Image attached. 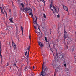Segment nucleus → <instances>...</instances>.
I'll use <instances>...</instances> for the list:
<instances>
[{"mask_svg":"<svg viewBox=\"0 0 76 76\" xmlns=\"http://www.w3.org/2000/svg\"><path fill=\"white\" fill-rule=\"evenodd\" d=\"M67 32H66V31L65 30L64 31V39L63 42V43H64V44H65V38H67Z\"/></svg>","mask_w":76,"mask_h":76,"instance_id":"nucleus-5","label":"nucleus"},{"mask_svg":"<svg viewBox=\"0 0 76 76\" xmlns=\"http://www.w3.org/2000/svg\"><path fill=\"white\" fill-rule=\"evenodd\" d=\"M0 9L1 11V12L3 14H4V13L3 12V8H2V7H0Z\"/></svg>","mask_w":76,"mask_h":76,"instance_id":"nucleus-17","label":"nucleus"},{"mask_svg":"<svg viewBox=\"0 0 76 76\" xmlns=\"http://www.w3.org/2000/svg\"><path fill=\"white\" fill-rule=\"evenodd\" d=\"M1 63H2V62H3V59H1Z\"/></svg>","mask_w":76,"mask_h":76,"instance_id":"nucleus-41","label":"nucleus"},{"mask_svg":"<svg viewBox=\"0 0 76 76\" xmlns=\"http://www.w3.org/2000/svg\"><path fill=\"white\" fill-rule=\"evenodd\" d=\"M42 28H43V29H44V27L42 26Z\"/></svg>","mask_w":76,"mask_h":76,"instance_id":"nucleus-53","label":"nucleus"},{"mask_svg":"<svg viewBox=\"0 0 76 76\" xmlns=\"http://www.w3.org/2000/svg\"><path fill=\"white\" fill-rule=\"evenodd\" d=\"M56 74V72H55L54 74V76H55V75Z\"/></svg>","mask_w":76,"mask_h":76,"instance_id":"nucleus-47","label":"nucleus"},{"mask_svg":"<svg viewBox=\"0 0 76 76\" xmlns=\"http://www.w3.org/2000/svg\"><path fill=\"white\" fill-rule=\"evenodd\" d=\"M35 17L36 18V19H35V18H33L34 22L37 21V19H38V18H37V17L36 16H35Z\"/></svg>","mask_w":76,"mask_h":76,"instance_id":"nucleus-15","label":"nucleus"},{"mask_svg":"<svg viewBox=\"0 0 76 76\" xmlns=\"http://www.w3.org/2000/svg\"><path fill=\"white\" fill-rule=\"evenodd\" d=\"M18 76H22V75H21V74H20L19 75H18Z\"/></svg>","mask_w":76,"mask_h":76,"instance_id":"nucleus-48","label":"nucleus"},{"mask_svg":"<svg viewBox=\"0 0 76 76\" xmlns=\"http://www.w3.org/2000/svg\"><path fill=\"white\" fill-rule=\"evenodd\" d=\"M14 66H16V63H15V62L14 63Z\"/></svg>","mask_w":76,"mask_h":76,"instance_id":"nucleus-35","label":"nucleus"},{"mask_svg":"<svg viewBox=\"0 0 76 76\" xmlns=\"http://www.w3.org/2000/svg\"><path fill=\"white\" fill-rule=\"evenodd\" d=\"M12 45L13 47L14 48V50H15V49H16V44H15V43L14 42H13V40H12Z\"/></svg>","mask_w":76,"mask_h":76,"instance_id":"nucleus-7","label":"nucleus"},{"mask_svg":"<svg viewBox=\"0 0 76 76\" xmlns=\"http://www.w3.org/2000/svg\"><path fill=\"white\" fill-rule=\"evenodd\" d=\"M38 42L39 46H40V47H41V46L42 48H43V47H44V45H43V44H42V43H41V42Z\"/></svg>","mask_w":76,"mask_h":76,"instance_id":"nucleus-10","label":"nucleus"},{"mask_svg":"<svg viewBox=\"0 0 76 76\" xmlns=\"http://www.w3.org/2000/svg\"><path fill=\"white\" fill-rule=\"evenodd\" d=\"M68 0V1H70V0Z\"/></svg>","mask_w":76,"mask_h":76,"instance_id":"nucleus-57","label":"nucleus"},{"mask_svg":"<svg viewBox=\"0 0 76 76\" xmlns=\"http://www.w3.org/2000/svg\"><path fill=\"white\" fill-rule=\"evenodd\" d=\"M33 26H34V28H35V29H36V28H37V27L35 26V25H34Z\"/></svg>","mask_w":76,"mask_h":76,"instance_id":"nucleus-33","label":"nucleus"},{"mask_svg":"<svg viewBox=\"0 0 76 76\" xmlns=\"http://www.w3.org/2000/svg\"><path fill=\"white\" fill-rule=\"evenodd\" d=\"M60 69V70H62V69H63V67H60V68H59V69Z\"/></svg>","mask_w":76,"mask_h":76,"instance_id":"nucleus-30","label":"nucleus"},{"mask_svg":"<svg viewBox=\"0 0 76 76\" xmlns=\"http://www.w3.org/2000/svg\"><path fill=\"white\" fill-rule=\"evenodd\" d=\"M29 52L28 51V53H27V58H29Z\"/></svg>","mask_w":76,"mask_h":76,"instance_id":"nucleus-23","label":"nucleus"},{"mask_svg":"<svg viewBox=\"0 0 76 76\" xmlns=\"http://www.w3.org/2000/svg\"><path fill=\"white\" fill-rule=\"evenodd\" d=\"M35 32L36 33H37V34L38 35V32H37V31H35Z\"/></svg>","mask_w":76,"mask_h":76,"instance_id":"nucleus-42","label":"nucleus"},{"mask_svg":"<svg viewBox=\"0 0 76 76\" xmlns=\"http://www.w3.org/2000/svg\"><path fill=\"white\" fill-rule=\"evenodd\" d=\"M4 12L5 13L7 14L6 12V11H5V10H4Z\"/></svg>","mask_w":76,"mask_h":76,"instance_id":"nucleus-39","label":"nucleus"},{"mask_svg":"<svg viewBox=\"0 0 76 76\" xmlns=\"http://www.w3.org/2000/svg\"><path fill=\"white\" fill-rule=\"evenodd\" d=\"M45 41H47V37H45Z\"/></svg>","mask_w":76,"mask_h":76,"instance_id":"nucleus-45","label":"nucleus"},{"mask_svg":"<svg viewBox=\"0 0 76 76\" xmlns=\"http://www.w3.org/2000/svg\"><path fill=\"white\" fill-rule=\"evenodd\" d=\"M47 62H48V61H47Z\"/></svg>","mask_w":76,"mask_h":76,"instance_id":"nucleus-58","label":"nucleus"},{"mask_svg":"<svg viewBox=\"0 0 76 76\" xmlns=\"http://www.w3.org/2000/svg\"><path fill=\"white\" fill-rule=\"evenodd\" d=\"M33 23H34V25H37V26H38V27H39V25H38L37 23V21H34Z\"/></svg>","mask_w":76,"mask_h":76,"instance_id":"nucleus-14","label":"nucleus"},{"mask_svg":"<svg viewBox=\"0 0 76 76\" xmlns=\"http://www.w3.org/2000/svg\"><path fill=\"white\" fill-rule=\"evenodd\" d=\"M27 49L28 50V48H27Z\"/></svg>","mask_w":76,"mask_h":76,"instance_id":"nucleus-59","label":"nucleus"},{"mask_svg":"<svg viewBox=\"0 0 76 76\" xmlns=\"http://www.w3.org/2000/svg\"><path fill=\"white\" fill-rule=\"evenodd\" d=\"M68 48H69V47L67 45H66L65 47V49H64V50H67L68 49Z\"/></svg>","mask_w":76,"mask_h":76,"instance_id":"nucleus-18","label":"nucleus"},{"mask_svg":"<svg viewBox=\"0 0 76 76\" xmlns=\"http://www.w3.org/2000/svg\"><path fill=\"white\" fill-rule=\"evenodd\" d=\"M0 56L1 57V59H3V57H2V55H1V53H0Z\"/></svg>","mask_w":76,"mask_h":76,"instance_id":"nucleus-25","label":"nucleus"},{"mask_svg":"<svg viewBox=\"0 0 76 76\" xmlns=\"http://www.w3.org/2000/svg\"><path fill=\"white\" fill-rule=\"evenodd\" d=\"M13 8H14V9H15V6H13Z\"/></svg>","mask_w":76,"mask_h":76,"instance_id":"nucleus-49","label":"nucleus"},{"mask_svg":"<svg viewBox=\"0 0 76 76\" xmlns=\"http://www.w3.org/2000/svg\"><path fill=\"white\" fill-rule=\"evenodd\" d=\"M64 67H66V64H64Z\"/></svg>","mask_w":76,"mask_h":76,"instance_id":"nucleus-37","label":"nucleus"},{"mask_svg":"<svg viewBox=\"0 0 76 76\" xmlns=\"http://www.w3.org/2000/svg\"><path fill=\"white\" fill-rule=\"evenodd\" d=\"M49 47L50 48V47H51V46L50 45H49Z\"/></svg>","mask_w":76,"mask_h":76,"instance_id":"nucleus-52","label":"nucleus"},{"mask_svg":"<svg viewBox=\"0 0 76 76\" xmlns=\"http://www.w3.org/2000/svg\"><path fill=\"white\" fill-rule=\"evenodd\" d=\"M21 30L22 32V35H23V27H22V26H21Z\"/></svg>","mask_w":76,"mask_h":76,"instance_id":"nucleus-16","label":"nucleus"},{"mask_svg":"<svg viewBox=\"0 0 76 76\" xmlns=\"http://www.w3.org/2000/svg\"><path fill=\"white\" fill-rule=\"evenodd\" d=\"M21 5L22 7H23V8L20 7V10H22V11H23V12H24V8H23V7H24V4H23V3H21Z\"/></svg>","mask_w":76,"mask_h":76,"instance_id":"nucleus-9","label":"nucleus"},{"mask_svg":"<svg viewBox=\"0 0 76 76\" xmlns=\"http://www.w3.org/2000/svg\"><path fill=\"white\" fill-rule=\"evenodd\" d=\"M31 15L32 16H33V14H32V12H31Z\"/></svg>","mask_w":76,"mask_h":76,"instance_id":"nucleus-44","label":"nucleus"},{"mask_svg":"<svg viewBox=\"0 0 76 76\" xmlns=\"http://www.w3.org/2000/svg\"><path fill=\"white\" fill-rule=\"evenodd\" d=\"M10 12H11V10H10Z\"/></svg>","mask_w":76,"mask_h":76,"instance_id":"nucleus-50","label":"nucleus"},{"mask_svg":"<svg viewBox=\"0 0 76 76\" xmlns=\"http://www.w3.org/2000/svg\"><path fill=\"white\" fill-rule=\"evenodd\" d=\"M43 17L44 18H46V15H45V14H43Z\"/></svg>","mask_w":76,"mask_h":76,"instance_id":"nucleus-26","label":"nucleus"},{"mask_svg":"<svg viewBox=\"0 0 76 76\" xmlns=\"http://www.w3.org/2000/svg\"><path fill=\"white\" fill-rule=\"evenodd\" d=\"M50 34H51V30H50Z\"/></svg>","mask_w":76,"mask_h":76,"instance_id":"nucleus-40","label":"nucleus"},{"mask_svg":"<svg viewBox=\"0 0 76 76\" xmlns=\"http://www.w3.org/2000/svg\"><path fill=\"white\" fill-rule=\"evenodd\" d=\"M50 49L52 51V52L53 53V51H54V50H53V49L51 47H50Z\"/></svg>","mask_w":76,"mask_h":76,"instance_id":"nucleus-22","label":"nucleus"},{"mask_svg":"<svg viewBox=\"0 0 76 76\" xmlns=\"http://www.w3.org/2000/svg\"><path fill=\"white\" fill-rule=\"evenodd\" d=\"M28 50H30V46H29V47L28 48Z\"/></svg>","mask_w":76,"mask_h":76,"instance_id":"nucleus-46","label":"nucleus"},{"mask_svg":"<svg viewBox=\"0 0 76 76\" xmlns=\"http://www.w3.org/2000/svg\"><path fill=\"white\" fill-rule=\"evenodd\" d=\"M11 49L12 48H11V46H10Z\"/></svg>","mask_w":76,"mask_h":76,"instance_id":"nucleus-55","label":"nucleus"},{"mask_svg":"<svg viewBox=\"0 0 76 76\" xmlns=\"http://www.w3.org/2000/svg\"><path fill=\"white\" fill-rule=\"evenodd\" d=\"M40 1H42L43 3H44V5H45V1H44V0H40Z\"/></svg>","mask_w":76,"mask_h":76,"instance_id":"nucleus-24","label":"nucleus"},{"mask_svg":"<svg viewBox=\"0 0 76 76\" xmlns=\"http://www.w3.org/2000/svg\"><path fill=\"white\" fill-rule=\"evenodd\" d=\"M47 61H43V65H42V70L41 72L40 76H41L42 75V76L43 75L44 76L45 75H46L47 72V70H48V69L47 67H45L44 69V64H45Z\"/></svg>","mask_w":76,"mask_h":76,"instance_id":"nucleus-1","label":"nucleus"},{"mask_svg":"<svg viewBox=\"0 0 76 76\" xmlns=\"http://www.w3.org/2000/svg\"><path fill=\"white\" fill-rule=\"evenodd\" d=\"M73 51V50H72V51Z\"/></svg>","mask_w":76,"mask_h":76,"instance_id":"nucleus-62","label":"nucleus"},{"mask_svg":"<svg viewBox=\"0 0 76 76\" xmlns=\"http://www.w3.org/2000/svg\"><path fill=\"white\" fill-rule=\"evenodd\" d=\"M18 71H19V69H18Z\"/></svg>","mask_w":76,"mask_h":76,"instance_id":"nucleus-56","label":"nucleus"},{"mask_svg":"<svg viewBox=\"0 0 76 76\" xmlns=\"http://www.w3.org/2000/svg\"><path fill=\"white\" fill-rule=\"evenodd\" d=\"M31 13H32V12H29V16H31Z\"/></svg>","mask_w":76,"mask_h":76,"instance_id":"nucleus-34","label":"nucleus"},{"mask_svg":"<svg viewBox=\"0 0 76 76\" xmlns=\"http://www.w3.org/2000/svg\"><path fill=\"white\" fill-rule=\"evenodd\" d=\"M54 68L56 72H58V71H60V68H59L58 67L55 66Z\"/></svg>","mask_w":76,"mask_h":76,"instance_id":"nucleus-11","label":"nucleus"},{"mask_svg":"<svg viewBox=\"0 0 76 76\" xmlns=\"http://www.w3.org/2000/svg\"><path fill=\"white\" fill-rule=\"evenodd\" d=\"M0 53H1V48H0Z\"/></svg>","mask_w":76,"mask_h":76,"instance_id":"nucleus-29","label":"nucleus"},{"mask_svg":"<svg viewBox=\"0 0 76 76\" xmlns=\"http://www.w3.org/2000/svg\"><path fill=\"white\" fill-rule=\"evenodd\" d=\"M10 20L11 22H13V18H11L10 19Z\"/></svg>","mask_w":76,"mask_h":76,"instance_id":"nucleus-19","label":"nucleus"},{"mask_svg":"<svg viewBox=\"0 0 76 76\" xmlns=\"http://www.w3.org/2000/svg\"><path fill=\"white\" fill-rule=\"evenodd\" d=\"M35 26H38L36 25H35Z\"/></svg>","mask_w":76,"mask_h":76,"instance_id":"nucleus-54","label":"nucleus"},{"mask_svg":"<svg viewBox=\"0 0 76 76\" xmlns=\"http://www.w3.org/2000/svg\"><path fill=\"white\" fill-rule=\"evenodd\" d=\"M33 69H35V67L33 66Z\"/></svg>","mask_w":76,"mask_h":76,"instance_id":"nucleus-51","label":"nucleus"},{"mask_svg":"<svg viewBox=\"0 0 76 76\" xmlns=\"http://www.w3.org/2000/svg\"><path fill=\"white\" fill-rule=\"evenodd\" d=\"M7 29H8V30H9V29H10V26H6Z\"/></svg>","mask_w":76,"mask_h":76,"instance_id":"nucleus-21","label":"nucleus"},{"mask_svg":"<svg viewBox=\"0 0 76 76\" xmlns=\"http://www.w3.org/2000/svg\"><path fill=\"white\" fill-rule=\"evenodd\" d=\"M53 47L54 49H55V50H56V48H55V46L54 45H53Z\"/></svg>","mask_w":76,"mask_h":76,"instance_id":"nucleus-28","label":"nucleus"},{"mask_svg":"<svg viewBox=\"0 0 76 76\" xmlns=\"http://www.w3.org/2000/svg\"><path fill=\"white\" fill-rule=\"evenodd\" d=\"M24 10L26 11V12H27V11H28V13H29L30 12H32V9L29 8V7L25 8H24Z\"/></svg>","mask_w":76,"mask_h":76,"instance_id":"nucleus-4","label":"nucleus"},{"mask_svg":"<svg viewBox=\"0 0 76 76\" xmlns=\"http://www.w3.org/2000/svg\"><path fill=\"white\" fill-rule=\"evenodd\" d=\"M25 55V56H26V55H27V51L26 52Z\"/></svg>","mask_w":76,"mask_h":76,"instance_id":"nucleus-31","label":"nucleus"},{"mask_svg":"<svg viewBox=\"0 0 76 76\" xmlns=\"http://www.w3.org/2000/svg\"><path fill=\"white\" fill-rule=\"evenodd\" d=\"M29 38L30 40H31V35H29Z\"/></svg>","mask_w":76,"mask_h":76,"instance_id":"nucleus-38","label":"nucleus"},{"mask_svg":"<svg viewBox=\"0 0 76 76\" xmlns=\"http://www.w3.org/2000/svg\"><path fill=\"white\" fill-rule=\"evenodd\" d=\"M37 32L38 34H39V37H41L42 36V34H41V33H40L41 31H40V29H39V26L38 27V29L37 30Z\"/></svg>","mask_w":76,"mask_h":76,"instance_id":"nucleus-6","label":"nucleus"},{"mask_svg":"<svg viewBox=\"0 0 76 76\" xmlns=\"http://www.w3.org/2000/svg\"><path fill=\"white\" fill-rule=\"evenodd\" d=\"M30 69V66L29 65H27L25 68V70H29Z\"/></svg>","mask_w":76,"mask_h":76,"instance_id":"nucleus-12","label":"nucleus"},{"mask_svg":"<svg viewBox=\"0 0 76 76\" xmlns=\"http://www.w3.org/2000/svg\"><path fill=\"white\" fill-rule=\"evenodd\" d=\"M59 40V39H57V41L58 42H59V40Z\"/></svg>","mask_w":76,"mask_h":76,"instance_id":"nucleus-43","label":"nucleus"},{"mask_svg":"<svg viewBox=\"0 0 76 76\" xmlns=\"http://www.w3.org/2000/svg\"><path fill=\"white\" fill-rule=\"evenodd\" d=\"M56 55L57 57H58L59 56V58H60L62 61H64V55H63L62 54H61L60 53H57V52H56Z\"/></svg>","mask_w":76,"mask_h":76,"instance_id":"nucleus-2","label":"nucleus"},{"mask_svg":"<svg viewBox=\"0 0 76 76\" xmlns=\"http://www.w3.org/2000/svg\"><path fill=\"white\" fill-rule=\"evenodd\" d=\"M17 67H18V66H16Z\"/></svg>","mask_w":76,"mask_h":76,"instance_id":"nucleus-61","label":"nucleus"},{"mask_svg":"<svg viewBox=\"0 0 76 76\" xmlns=\"http://www.w3.org/2000/svg\"><path fill=\"white\" fill-rule=\"evenodd\" d=\"M65 70L66 72H67V73H68L69 72V69L67 68H66L65 69Z\"/></svg>","mask_w":76,"mask_h":76,"instance_id":"nucleus-20","label":"nucleus"},{"mask_svg":"<svg viewBox=\"0 0 76 76\" xmlns=\"http://www.w3.org/2000/svg\"><path fill=\"white\" fill-rule=\"evenodd\" d=\"M42 76H44L43 75Z\"/></svg>","mask_w":76,"mask_h":76,"instance_id":"nucleus-60","label":"nucleus"},{"mask_svg":"<svg viewBox=\"0 0 76 76\" xmlns=\"http://www.w3.org/2000/svg\"><path fill=\"white\" fill-rule=\"evenodd\" d=\"M63 9L65 10H66V11H68V8L66 6L64 5L63 6Z\"/></svg>","mask_w":76,"mask_h":76,"instance_id":"nucleus-13","label":"nucleus"},{"mask_svg":"<svg viewBox=\"0 0 76 76\" xmlns=\"http://www.w3.org/2000/svg\"><path fill=\"white\" fill-rule=\"evenodd\" d=\"M9 66V62H7V66Z\"/></svg>","mask_w":76,"mask_h":76,"instance_id":"nucleus-36","label":"nucleus"},{"mask_svg":"<svg viewBox=\"0 0 76 76\" xmlns=\"http://www.w3.org/2000/svg\"><path fill=\"white\" fill-rule=\"evenodd\" d=\"M67 40H68V41H70L71 39L69 38H68Z\"/></svg>","mask_w":76,"mask_h":76,"instance_id":"nucleus-27","label":"nucleus"},{"mask_svg":"<svg viewBox=\"0 0 76 76\" xmlns=\"http://www.w3.org/2000/svg\"><path fill=\"white\" fill-rule=\"evenodd\" d=\"M54 11H55V12H54V13L56 12V13H57L58 12H57L59 10V8L58 7H56V8H54V9H53Z\"/></svg>","mask_w":76,"mask_h":76,"instance_id":"nucleus-8","label":"nucleus"},{"mask_svg":"<svg viewBox=\"0 0 76 76\" xmlns=\"http://www.w3.org/2000/svg\"><path fill=\"white\" fill-rule=\"evenodd\" d=\"M57 18H60V15L59 14H58L57 16Z\"/></svg>","mask_w":76,"mask_h":76,"instance_id":"nucleus-32","label":"nucleus"},{"mask_svg":"<svg viewBox=\"0 0 76 76\" xmlns=\"http://www.w3.org/2000/svg\"><path fill=\"white\" fill-rule=\"evenodd\" d=\"M54 0H49V1L51 3L50 9H51V10H52V11H53V13H54V11L53 9H54V8H55V7H54V6L53 5Z\"/></svg>","mask_w":76,"mask_h":76,"instance_id":"nucleus-3","label":"nucleus"}]
</instances>
